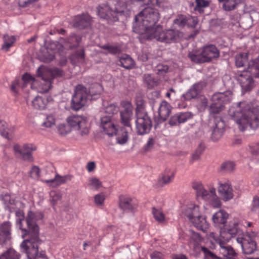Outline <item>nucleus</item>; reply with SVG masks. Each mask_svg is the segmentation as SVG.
I'll use <instances>...</instances> for the list:
<instances>
[{
    "mask_svg": "<svg viewBox=\"0 0 259 259\" xmlns=\"http://www.w3.org/2000/svg\"><path fill=\"white\" fill-rule=\"evenodd\" d=\"M200 50L204 62H210L213 59L217 58L220 56L219 51L213 45L206 46Z\"/></svg>",
    "mask_w": 259,
    "mask_h": 259,
    "instance_id": "obj_21",
    "label": "nucleus"
},
{
    "mask_svg": "<svg viewBox=\"0 0 259 259\" xmlns=\"http://www.w3.org/2000/svg\"><path fill=\"white\" fill-rule=\"evenodd\" d=\"M11 238V232L9 228H0V241H6Z\"/></svg>",
    "mask_w": 259,
    "mask_h": 259,
    "instance_id": "obj_45",
    "label": "nucleus"
},
{
    "mask_svg": "<svg viewBox=\"0 0 259 259\" xmlns=\"http://www.w3.org/2000/svg\"><path fill=\"white\" fill-rule=\"evenodd\" d=\"M48 48L52 50L53 52L50 53L48 55V56L45 58L43 61L45 62H50L54 60L55 56V53L62 50L63 49V46L61 44H59L57 41H53L50 44Z\"/></svg>",
    "mask_w": 259,
    "mask_h": 259,
    "instance_id": "obj_27",
    "label": "nucleus"
},
{
    "mask_svg": "<svg viewBox=\"0 0 259 259\" xmlns=\"http://www.w3.org/2000/svg\"><path fill=\"white\" fill-rule=\"evenodd\" d=\"M186 26L189 27H195L198 23V19L196 17L186 16Z\"/></svg>",
    "mask_w": 259,
    "mask_h": 259,
    "instance_id": "obj_49",
    "label": "nucleus"
},
{
    "mask_svg": "<svg viewBox=\"0 0 259 259\" xmlns=\"http://www.w3.org/2000/svg\"><path fill=\"white\" fill-rule=\"evenodd\" d=\"M250 152L252 155L259 154V142L254 143L249 145Z\"/></svg>",
    "mask_w": 259,
    "mask_h": 259,
    "instance_id": "obj_60",
    "label": "nucleus"
},
{
    "mask_svg": "<svg viewBox=\"0 0 259 259\" xmlns=\"http://www.w3.org/2000/svg\"><path fill=\"white\" fill-rule=\"evenodd\" d=\"M98 16L108 23L118 21L119 17H127L130 12L125 3L118 0H109L107 4H102L97 8Z\"/></svg>",
    "mask_w": 259,
    "mask_h": 259,
    "instance_id": "obj_4",
    "label": "nucleus"
},
{
    "mask_svg": "<svg viewBox=\"0 0 259 259\" xmlns=\"http://www.w3.org/2000/svg\"><path fill=\"white\" fill-rule=\"evenodd\" d=\"M192 188L195 190L197 197H200L207 201L213 207L219 208L221 206V202L216 194L214 188H211L209 191H207L200 182H194Z\"/></svg>",
    "mask_w": 259,
    "mask_h": 259,
    "instance_id": "obj_11",
    "label": "nucleus"
},
{
    "mask_svg": "<svg viewBox=\"0 0 259 259\" xmlns=\"http://www.w3.org/2000/svg\"><path fill=\"white\" fill-rule=\"evenodd\" d=\"M48 103L47 98L37 96L32 100V106L35 109L41 110L46 108Z\"/></svg>",
    "mask_w": 259,
    "mask_h": 259,
    "instance_id": "obj_30",
    "label": "nucleus"
},
{
    "mask_svg": "<svg viewBox=\"0 0 259 259\" xmlns=\"http://www.w3.org/2000/svg\"><path fill=\"white\" fill-rule=\"evenodd\" d=\"M89 185L91 188L95 190H98L102 185V183L96 178H92L89 182Z\"/></svg>",
    "mask_w": 259,
    "mask_h": 259,
    "instance_id": "obj_55",
    "label": "nucleus"
},
{
    "mask_svg": "<svg viewBox=\"0 0 259 259\" xmlns=\"http://www.w3.org/2000/svg\"><path fill=\"white\" fill-rule=\"evenodd\" d=\"M81 39V38L80 37L72 34L67 39L66 42L69 44V47L73 49L76 48L79 45Z\"/></svg>",
    "mask_w": 259,
    "mask_h": 259,
    "instance_id": "obj_40",
    "label": "nucleus"
},
{
    "mask_svg": "<svg viewBox=\"0 0 259 259\" xmlns=\"http://www.w3.org/2000/svg\"><path fill=\"white\" fill-rule=\"evenodd\" d=\"M152 213L156 221L159 223L165 221V217L161 208L153 207L152 208Z\"/></svg>",
    "mask_w": 259,
    "mask_h": 259,
    "instance_id": "obj_35",
    "label": "nucleus"
},
{
    "mask_svg": "<svg viewBox=\"0 0 259 259\" xmlns=\"http://www.w3.org/2000/svg\"><path fill=\"white\" fill-rule=\"evenodd\" d=\"M228 113L242 131L248 126L252 129L259 126V106L247 101L240 102L231 106Z\"/></svg>",
    "mask_w": 259,
    "mask_h": 259,
    "instance_id": "obj_1",
    "label": "nucleus"
},
{
    "mask_svg": "<svg viewBox=\"0 0 259 259\" xmlns=\"http://www.w3.org/2000/svg\"><path fill=\"white\" fill-rule=\"evenodd\" d=\"M73 176L71 175H67L64 176H60L58 174H56L55 177L53 179L50 180H46L47 183H56L57 186H60L62 184H65L69 181H71Z\"/></svg>",
    "mask_w": 259,
    "mask_h": 259,
    "instance_id": "obj_28",
    "label": "nucleus"
},
{
    "mask_svg": "<svg viewBox=\"0 0 259 259\" xmlns=\"http://www.w3.org/2000/svg\"><path fill=\"white\" fill-rule=\"evenodd\" d=\"M204 150V146L203 144H200L192 155V159L194 160H197L203 153Z\"/></svg>",
    "mask_w": 259,
    "mask_h": 259,
    "instance_id": "obj_57",
    "label": "nucleus"
},
{
    "mask_svg": "<svg viewBox=\"0 0 259 259\" xmlns=\"http://www.w3.org/2000/svg\"><path fill=\"white\" fill-rule=\"evenodd\" d=\"M160 18L159 13L157 10L151 7H147L143 9L135 17L136 23L141 21L140 28L141 32L144 34V37L147 38L149 31L155 29V24L158 21Z\"/></svg>",
    "mask_w": 259,
    "mask_h": 259,
    "instance_id": "obj_8",
    "label": "nucleus"
},
{
    "mask_svg": "<svg viewBox=\"0 0 259 259\" xmlns=\"http://www.w3.org/2000/svg\"><path fill=\"white\" fill-rule=\"evenodd\" d=\"M102 86L99 83L93 84L88 90L81 84L76 86L74 93L71 100V108L74 110H79L84 106L90 97L97 98L102 91Z\"/></svg>",
    "mask_w": 259,
    "mask_h": 259,
    "instance_id": "obj_5",
    "label": "nucleus"
},
{
    "mask_svg": "<svg viewBox=\"0 0 259 259\" xmlns=\"http://www.w3.org/2000/svg\"><path fill=\"white\" fill-rule=\"evenodd\" d=\"M138 206L135 200L132 197L127 196L120 195L118 197V206L123 211H133Z\"/></svg>",
    "mask_w": 259,
    "mask_h": 259,
    "instance_id": "obj_19",
    "label": "nucleus"
},
{
    "mask_svg": "<svg viewBox=\"0 0 259 259\" xmlns=\"http://www.w3.org/2000/svg\"><path fill=\"white\" fill-rule=\"evenodd\" d=\"M169 124L171 126H176L180 124L177 113L170 117Z\"/></svg>",
    "mask_w": 259,
    "mask_h": 259,
    "instance_id": "obj_62",
    "label": "nucleus"
},
{
    "mask_svg": "<svg viewBox=\"0 0 259 259\" xmlns=\"http://www.w3.org/2000/svg\"><path fill=\"white\" fill-rule=\"evenodd\" d=\"M16 224L17 225L21 227L22 226V222L24 221V213L23 211L18 209L16 211Z\"/></svg>",
    "mask_w": 259,
    "mask_h": 259,
    "instance_id": "obj_50",
    "label": "nucleus"
},
{
    "mask_svg": "<svg viewBox=\"0 0 259 259\" xmlns=\"http://www.w3.org/2000/svg\"><path fill=\"white\" fill-rule=\"evenodd\" d=\"M40 170L37 166L34 165L32 167L29 174L30 177L33 179H37L40 176Z\"/></svg>",
    "mask_w": 259,
    "mask_h": 259,
    "instance_id": "obj_53",
    "label": "nucleus"
},
{
    "mask_svg": "<svg viewBox=\"0 0 259 259\" xmlns=\"http://www.w3.org/2000/svg\"><path fill=\"white\" fill-rule=\"evenodd\" d=\"M75 56L77 58L83 59L84 58V52L83 49L77 51L75 53Z\"/></svg>",
    "mask_w": 259,
    "mask_h": 259,
    "instance_id": "obj_64",
    "label": "nucleus"
},
{
    "mask_svg": "<svg viewBox=\"0 0 259 259\" xmlns=\"http://www.w3.org/2000/svg\"><path fill=\"white\" fill-rule=\"evenodd\" d=\"M196 6L195 10L199 11L200 13L203 11V9L207 7L209 3L206 0H195Z\"/></svg>",
    "mask_w": 259,
    "mask_h": 259,
    "instance_id": "obj_48",
    "label": "nucleus"
},
{
    "mask_svg": "<svg viewBox=\"0 0 259 259\" xmlns=\"http://www.w3.org/2000/svg\"><path fill=\"white\" fill-rule=\"evenodd\" d=\"M136 127L138 135L149 133L152 127V121L148 115L143 112H136Z\"/></svg>",
    "mask_w": 259,
    "mask_h": 259,
    "instance_id": "obj_14",
    "label": "nucleus"
},
{
    "mask_svg": "<svg viewBox=\"0 0 259 259\" xmlns=\"http://www.w3.org/2000/svg\"><path fill=\"white\" fill-rule=\"evenodd\" d=\"M55 124V118L54 116L50 115H48L46 120L43 123V125L47 127H51Z\"/></svg>",
    "mask_w": 259,
    "mask_h": 259,
    "instance_id": "obj_54",
    "label": "nucleus"
},
{
    "mask_svg": "<svg viewBox=\"0 0 259 259\" xmlns=\"http://www.w3.org/2000/svg\"><path fill=\"white\" fill-rule=\"evenodd\" d=\"M223 2V7L226 11H231L234 9L238 4L239 0H219Z\"/></svg>",
    "mask_w": 259,
    "mask_h": 259,
    "instance_id": "obj_39",
    "label": "nucleus"
},
{
    "mask_svg": "<svg viewBox=\"0 0 259 259\" xmlns=\"http://www.w3.org/2000/svg\"><path fill=\"white\" fill-rule=\"evenodd\" d=\"M186 15H180L174 20V24L180 28H182L186 26Z\"/></svg>",
    "mask_w": 259,
    "mask_h": 259,
    "instance_id": "obj_43",
    "label": "nucleus"
},
{
    "mask_svg": "<svg viewBox=\"0 0 259 259\" xmlns=\"http://www.w3.org/2000/svg\"><path fill=\"white\" fill-rule=\"evenodd\" d=\"M14 153L16 155L20 156L24 160L32 162L33 161L32 152L36 150L35 146L31 144H25L21 146L18 144L13 147Z\"/></svg>",
    "mask_w": 259,
    "mask_h": 259,
    "instance_id": "obj_15",
    "label": "nucleus"
},
{
    "mask_svg": "<svg viewBox=\"0 0 259 259\" xmlns=\"http://www.w3.org/2000/svg\"><path fill=\"white\" fill-rule=\"evenodd\" d=\"M251 210L254 212H259V196H255L251 204Z\"/></svg>",
    "mask_w": 259,
    "mask_h": 259,
    "instance_id": "obj_58",
    "label": "nucleus"
},
{
    "mask_svg": "<svg viewBox=\"0 0 259 259\" xmlns=\"http://www.w3.org/2000/svg\"><path fill=\"white\" fill-rule=\"evenodd\" d=\"M21 236L24 240L21 244L23 251L27 254L28 259H48L44 252L38 253L39 239L38 228H20Z\"/></svg>",
    "mask_w": 259,
    "mask_h": 259,
    "instance_id": "obj_2",
    "label": "nucleus"
},
{
    "mask_svg": "<svg viewBox=\"0 0 259 259\" xmlns=\"http://www.w3.org/2000/svg\"><path fill=\"white\" fill-rule=\"evenodd\" d=\"M204 85L202 83H198L193 85V86L189 90V91L184 95V98L187 100H190L191 99L195 98L201 93Z\"/></svg>",
    "mask_w": 259,
    "mask_h": 259,
    "instance_id": "obj_25",
    "label": "nucleus"
},
{
    "mask_svg": "<svg viewBox=\"0 0 259 259\" xmlns=\"http://www.w3.org/2000/svg\"><path fill=\"white\" fill-rule=\"evenodd\" d=\"M119 111L118 107L115 104H111L107 106L105 108V114L104 116H111V118H112V116L117 114Z\"/></svg>",
    "mask_w": 259,
    "mask_h": 259,
    "instance_id": "obj_41",
    "label": "nucleus"
},
{
    "mask_svg": "<svg viewBox=\"0 0 259 259\" xmlns=\"http://www.w3.org/2000/svg\"><path fill=\"white\" fill-rule=\"evenodd\" d=\"M37 74L38 76L41 77V81L39 87V92L46 93L51 89L52 80L56 77L62 76L63 75V71L57 68L52 69L41 66L37 69Z\"/></svg>",
    "mask_w": 259,
    "mask_h": 259,
    "instance_id": "obj_10",
    "label": "nucleus"
},
{
    "mask_svg": "<svg viewBox=\"0 0 259 259\" xmlns=\"http://www.w3.org/2000/svg\"><path fill=\"white\" fill-rule=\"evenodd\" d=\"M225 124L220 117H215L213 119V124L211 126L212 129L211 139L213 141L219 140L222 136L225 131Z\"/></svg>",
    "mask_w": 259,
    "mask_h": 259,
    "instance_id": "obj_17",
    "label": "nucleus"
},
{
    "mask_svg": "<svg viewBox=\"0 0 259 259\" xmlns=\"http://www.w3.org/2000/svg\"><path fill=\"white\" fill-rule=\"evenodd\" d=\"M171 112V106L165 101L161 102L158 109V114L160 118L165 121L169 116Z\"/></svg>",
    "mask_w": 259,
    "mask_h": 259,
    "instance_id": "obj_26",
    "label": "nucleus"
},
{
    "mask_svg": "<svg viewBox=\"0 0 259 259\" xmlns=\"http://www.w3.org/2000/svg\"><path fill=\"white\" fill-rule=\"evenodd\" d=\"M10 129L7 123L4 121H0V134L6 138H8Z\"/></svg>",
    "mask_w": 259,
    "mask_h": 259,
    "instance_id": "obj_44",
    "label": "nucleus"
},
{
    "mask_svg": "<svg viewBox=\"0 0 259 259\" xmlns=\"http://www.w3.org/2000/svg\"><path fill=\"white\" fill-rule=\"evenodd\" d=\"M232 99V93L231 91L214 94L211 98L210 113L214 114L219 113L223 109L224 105L230 102Z\"/></svg>",
    "mask_w": 259,
    "mask_h": 259,
    "instance_id": "obj_12",
    "label": "nucleus"
},
{
    "mask_svg": "<svg viewBox=\"0 0 259 259\" xmlns=\"http://www.w3.org/2000/svg\"><path fill=\"white\" fill-rule=\"evenodd\" d=\"M128 131L125 128L123 127L121 129L119 132H116L115 134L116 137L117 143L120 145L125 144L128 139Z\"/></svg>",
    "mask_w": 259,
    "mask_h": 259,
    "instance_id": "obj_32",
    "label": "nucleus"
},
{
    "mask_svg": "<svg viewBox=\"0 0 259 259\" xmlns=\"http://www.w3.org/2000/svg\"><path fill=\"white\" fill-rule=\"evenodd\" d=\"M175 177L174 171L169 168H166L164 171L161 173L158 179L156 185L158 187H162L171 182Z\"/></svg>",
    "mask_w": 259,
    "mask_h": 259,
    "instance_id": "obj_23",
    "label": "nucleus"
},
{
    "mask_svg": "<svg viewBox=\"0 0 259 259\" xmlns=\"http://www.w3.org/2000/svg\"><path fill=\"white\" fill-rule=\"evenodd\" d=\"M220 232L224 242H228L231 238L236 236L237 242L245 254H251L256 249V245L253 239L256 235L254 232L248 231L244 234L240 228H221Z\"/></svg>",
    "mask_w": 259,
    "mask_h": 259,
    "instance_id": "obj_3",
    "label": "nucleus"
},
{
    "mask_svg": "<svg viewBox=\"0 0 259 259\" xmlns=\"http://www.w3.org/2000/svg\"><path fill=\"white\" fill-rule=\"evenodd\" d=\"M228 217V214L224 210H220L213 214L212 220L217 225L224 224Z\"/></svg>",
    "mask_w": 259,
    "mask_h": 259,
    "instance_id": "obj_29",
    "label": "nucleus"
},
{
    "mask_svg": "<svg viewBox=\"0 0 259 259\" xmlns=\"http://www.w3.org/2000/svg\"><path fill=\"white\" fill-rule=\"evenodd\" d=\"M100 127L109 136L115 135L117 130L112 121L111 116H102L100 119Z\"/></svg>",
    "mask_w": 259,
    "mask_h": 259,
    "instance_id": "obj_18",
    "label": "nucleus"
},
{
    "mask_svg": "<svg viewBox=\"0 0 259 259\" xmlns=\"http://www.w3.org/2000/svg\"><path fill=\"white\" fill-rule=\"evenodd\" d=\"M15 41L14 36H9L5 35L4 36V44L2 49L6 51H8L10 47H11Z\"/></svg>",
    "mask_w": 259,
    "mask_h": 259,
    "instance_id": "obj_37",
    "label": "nucleus"
},
{
    "mask_svg": "<svg viewBox=\"0 0 259 259\" xmlns=\"http://www.w3.org/2000/svg\"><path fill=\"white\" fill-rule=\"evenodd\" d=\"M219 185L218 193L224 201H227L233 198V190L230 184L219 182Z\"/></svg>",
    "mask_w": 259,
    "mask_h": 259,
    "instance_id": "obj_22",
    "label": "nucleus"
},
{
    "mask_svg": "<svg viewBox=\"0 0 259 259\" xmlns=\"http://www.w3.org/2000/svg\"><path fill=\"white\" fill-rule=\"evenodd\" d=\"M0 259H19V255L15 250L10 248L0 255Z\"/></svg>",
    "mask_w": 259,
    "mask_h": 259,
    "instance_id": "obj_38",
    "label": "nucleus"
},
{
    "mask_svg": "<svg viewBox=\"0 0 259 259\" xmlns=\"http://www.w3.org/2000/svg\"><path fill=\"white\" fill-rule=\"evenodd\" d=\"M22 79L24 83V85L30 82H32V85H34L37 83V81L34 79V78L27 73L23 75Z\"/></svg>",
    "mask_w": 259,
    "mask_h": 259,
    "instance_id": "obj_51",
    "label": "nucleus"
},
{
    "mask_svg": "<svg viewBox=\"0 0 259 259\" xmlns=\"http://www.w3.org/2000/svg\"><path fill=\"white\" fill-rule=\"evenodd\" d=\"M105 200V196L103 193L97 194L94 196V201L97 205H102Z\"/></svg>",
    "mask_w": 259,
    "mask_h": 259,
    "instance_id": "obj_56",
    "label": "nucleus"
},
{
    "mask_svg": "<svg viewBox=\"0 0 259 259\" xmlns=\"http://www.w3.org/2000/svg\"><path fill=\"white\" fill-rule=\"evenodd\" d=\"M177 115L178 116L180 124L185 123L187 120L193 117L192 113L189 112H180L178 113Z\"/></svg>",
    "mask_w": 259,
    "mask_h": 259,
    "instance_id": "obj_46",
    "label": "nucleus"
},
{
    "mask_svg": "<svg viewBox=\"0 0 259 259\" xmlns=\"http://www.w3.org/2000/svg\"><path fill=\"white\" fill-rule=\"evenodd\" d=\"M188 57L192 62L196 63H204L201 50L190 52Z\"/></svg>",
    "mask_w": 259,
    "mask_h": 259,
    "instance_id": "obj_33",
    "label": "nucleus"
},
{
    "mask_svg": "<svg viewBox=\"0 0 259 259\" xmlns=\"http://www.w3.org/2000/svg\"><path fill=\"white\" fill-rule=\"evenodd\" d=\"M247 61L248 54L247 53H241L235 56V64L238 68L244 66Z\"/></svg>",
    "mask_w": 259,
    "mask_h": 259,
    "instance_id": "obj_36",
    "label": "nucleus"
},
{
    "mask_svg": "<svg viewBox=\"0 0 259 259\" xmlns=\"http://www.w3.org/2000/svg\"><path fill=\"white\" fill-rule=\"evenodd\" d=\"M92 19L88 14H83L74 17L73 20V26L80 29L90 27Z\"/></svg>",
    "mask_w": 259,
    "mask_h": 259,
    "instance_id": "obj_20",
    "label": "nucleus"
},
{
    "mask_svg": "<svg viewBox=\"0 0 259 259\" xmlns=\"http://www.w3.org/2000/svg\"><path fill=\"white\" fill-rule=\"evenodd\" d=\"M51 200L53 203V205H55L58 201L60 200L61 198V195L59 192L57 191H51L50 192Z\"/></svg>",
    "mask_w": 259,
    "mask_h": 259,
    "instance_id": "obj_52",
    "label": "nucleus"
},
{
    "mask_svg": "<svg viewBox=\"0 0 259 259\" xmlns=\"http://www.w3.org/2000/svg\"><path fill=\"white\" fill-rule=\"evenodd\" d=\"M154 144V141L153 139H149L145 146V150H149L151 149Z\"/></svg>",
    "mask_w": 259,
    "mask_h": 259,
    "instance_id": "obj_63",
    "label": "nucleus"
},
{
    "mask_svg": "<svg viewBox=\"0 0 259 259\" xmlns=\"http://www.w3.org/2000/svg\"><path fill=\"white\" fill-rule=\"evenodd\" d=\"M121 105L124 109L120 111L121 123L125 126L129 127L132 130L131 121L133 117V107L130 102L123 101Z\"/></svg>",
    "mask_w": 259,
    "mask_h": 259,
    "instance_id": "obj_16",
    "label": "nucleus"
},
{
    "mask_svg": "<svg viewBox=\"0 0 259 259\" xmlns=\"http://www.w3.org/2000/svg\"><path fill=\"white\" fill-rule=\"evenodd\" d=\"M119 65L126 69H131L134 66V61L128 55H124L119 59Z\"/></svg>",
    "mask_w": 259,
    "mask_h": 259,
    "instance_id": "obj_31",
    "label": "nucleus"
},
{
    "mask_svg": "<svg viewBox=\"0 0 259 259\" xmlns=\"http://www.w3.org/2000/svg\"><path fill=\"white\" fill-rule=\"evenodd\" d=\"M66 121L69 126L74 130L78 131L81 136L88 135L89 133L88 119L86 117L72 114L67 118Z\"/></svg>",
    "mask_w": 259,
    "mask_h": 259,
    "instance_id": "obj_13",
    "label": "nucleus"
},
{
    "mask_svg": "<svg viewBox=\"0 0 259 259\" xmlns=\"http://www.w3.org/2000/svg\"><path fill=\"white\" fill-rule=\"evenodd\" d=\"M235 166L234 162L228 161L223 162L221 165V168L224 171L231 172L234 169Z\"/></svg>",
    "mask_w": 259,
    "mask_h": 259,
    "instance_id": "obj_47",
    "label": "nucleus"
},
{
    "mask_svg": "<svg viewBox=\"0 0 259 259\" xmlns=\"http://www.w3.org/2000/svg\"><path fill=\"white\" fill-rule=\"evenodd\" d=\"M58 131L60 135H65L69 132V129L65 124H60L58 126Z\"/></svg>",
    "mask_w": 259,
    "mask_h": 259,
    "instance_id": "obj_61",
    "label": "nucleus"
},
{
    "mask_svg": "<svg viewBox=\"0 0 259 259\" xmlns=\"http://www.w3.org/2000/svg\"><path fill=\"white\" fill-rule=\"evenodd\" d=\"M180 216L192 223L194 227H207L205 218L202 215V208L197 201L186 202L181 208Z\"/></svg>",
    "mask_w": 259,
    "mask_h": 259,
    "instance_id": "obj_6",
    "label": "nucleus"
},
{
    "mask_svg": "<svg viewBox=\"0 0 259 259\" xmlns=\"http://www.w3.org/2000/svg\"><path fill=\"white\" fill-rule=\"evenodd\" d=\"M104 50H107L109 53L112 54H116L121 52V49L119 45H105L102 47Z\"/></svg>",
    "mask_w": 259,
    "mask_h": 259,
    "instance_id": "obj_42",
    "label": "nucleus"
},
{
    "mask_svg": "<svg viewBox=\"0 0 259 259\" xmlns=\"http://www.w3.org/2000/svg\"><path fill=\"white\" fill-rule=\"evenodd\" d=\"M143 79L148 89H152L158 84V79L155 78L153 75L149 74H144Z\"/></svg>",
    "mask_w": 259,
    "mask_h": 259,
    "instance_id": "obj_34",
    "label": "nucleus"
},
{
    "mask_svg": "<svg viewBox=\"0 0 259 259\" xmlns=\"http://www.w3.org/2000/svg\"><path fill=\"white\" fill-rule=\"evenodd\" d=\"M235 76L243 90H252L255 86L252 77H259V58L250 62L247 70H237Z\"/></svg>",
    "mask_w": 259,
    "mask_h": 259,
    "instance_id": "obj_7",
    "label": "nucleus"
},
{
    "mask_svg": "<svg viewBox=\"0 0 259 259\" xmlns=\"http://www.w3.org/2000/svg\"><path fill=\"white\" fill-rule=\"evenodd\" d=\"M180 37L181 32L179 31L172 29L164 30L162 26L158 25L155 29L149 31L147 39H154L161 42L170 44L178 41Z\"/></svg>",
    "mask_w": 259,
    "mask_h": 259,
    "instance_id": "obj_9",
    "label": "nucleus"
},
{
    "mask_svg": "<svg viewBox=\"0 0 259 259\" xmlns=\"http://www.w3.org/2000/svg\"><path fill=\"white\" fill-rule=\"evenodd\" d=\"M43 218L44 214L41 211H29L26 219L27 227H38V222L41 221Z\"/></svg>",
    "mask_w": 259,
    "mask_h": 259,
    "instance_id": "obj_24",
    "label": "nucleus"
},
{
    "mask_svg": "<svg viewBox=\"0 0 259 259\" xmlns=\"http://www.w3.org/2000/svg\"><path fill=\"white\" fill-rule=\"evenodd\" d=\"M168 70V67L167 65H159L156 67L155 72L157 74L162 75L166 73Z\"/></svg>",
    "mask_w": 259,
    "mask_h": 259,
    "instance_id": "obj_59",
    "label": "nucleus"
}]
</instances>
